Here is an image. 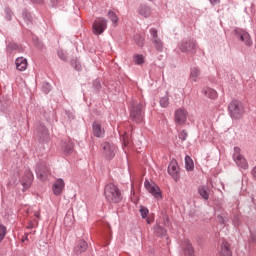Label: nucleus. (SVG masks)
I'll return each mask as SVG.
<instances>
[{
	"label": "nucleus",
	"mask_w": 256,
	"mask_h": 256,
	"mask_svg": "<svg viewBox=\"0 0 256 256\" xmlns=\"http://www.w3.org/2000/svg\"><path fill=\"white\" fill-rule=\"evenodd\" d=\"M130 119L133 123H143L145 119V106L138 101L133 100L130 103Z\"/></svg>",
	"instance_id": "f257e3e1"
},
{
	"label": "nucleus",
	"mask_w": 256,
	"mask_h": 256,
	"mask_svg": "<svg viewBox=\"0 0 256 256\" xmlns=\"http://www.w3.org/2000/svg\"><path fill=\"white\" fill-rule=\"evenodd\" d=\"M104 195L108 203H121L123 200V195H121V190L115 184H107L104 188Z\"/></svg>",
	"instance_id": "f03ea898"
},
{
	"label": "nucleus",
	"mask_w": 256,
	"mask_h": 256,
	"mask_svg": "<svg viewBox=\"0 0 256 256\" xmlns=\"http://www.w3.org/2000/svg\"><path fill=\"white\" fill-rule=\"evenodd\" d=\"M228 111L232 119H241L245 115V106L242 101L232 100L228 105Z\"/></svg>",
	"instance_id": "7ed1b4c3"
},
{
	"label": "nucleus",
	"mask_w": 256,
	"mask_h": 256,
	"mask_svg": "<svg viewBox=\"0 0 256 256\" xmlns=\"http://www.w3.org/2000/svg\"><path fill=\"white\" fill-rule=\"evenodd\" d=\"M178 48L182 53H191V55H195L197 53V40L193 38L184 39L178 44Z\"/></svg>",
	"instance_id": "20e7f679"
},
{
	"label": "nucleus",
	"mask_w": 256,
	"mask_h": 256,
	"mask_svg": "<svg viewBox=\"0 0 256 256\" xmlns=\"http://www.w3.org/2000/svg\"><path fill=\"white\" fill-rule=\"evenodd\" d=\"M233 161L236 163L239 169H249V163L247 159L241 154V148L234 147Z\"/></svg>",
	"instance_id": "39448f33"
},
{
	"label": "nucleus",
	"mask_w": 256,
	"mask_h": 256,
	"mask_svg": "<svg viewBox=\"0 0 256 256\" xmlns=\"http://www.w3.org/2000/svg\"><path fill=\"white\" fill-rule=\"evenodd\" d=\"M234 33L237 37V39H240V41H242V43H244L246 45V47H252L253 46V40L251 39V35H249V32L240 29V28H236L234 30Z\"/></svg>",
	"instance_id": "423d86ee"
},
{
	"label": "nucleus",
	"mask_w": 256,
	"mask_h": 256,
	"mask_svg": "<svg viewBox=\"0 0 256 256\" xmlns=\"http://www.w3.org/2000/svg\"><path fill=\"white\" fill-rule=\"evenodd\" d=\"M149 32H150L151 41H152L156 51H159V53L163 52V49H164L163 40H161V38H159L157 29L151 28L149 30Z\"/></svg>",
	"instance_id": "0eeeda50"
},
{
	"label": "nucleus",
	"mask_w": 256,
	"mask_h": 256,
	"mask_svg": "<svg viewBox=\"0 0 256 256\" xmlns=\"http://www.w3.org/2000/svg\"><path fill=\"white\" fill-rule=\"evenodd\" d=\"M107 29V19L97 18L93 24V33L94 35H101Z\"/></svg>",
	"instance_id": "6e6552de"
},
{
	"label": "nucleus",
	"mask_w": 256,
	"mask_h": 256,
	"mask_svg": "<svg viewBox=\"0 0 256 256\" xmlns=\"http://www.w3.org/2000/svg\"><path fill=\"white\" fill-rule=\"evenodd\" d=\"M51 174V170L47 167V164L41 163L36 166V175L40 181H45Z\"/></svg>",
	"instance_id": "1a4fd4ad"
},
{
	"label": "nucleus",
	"mask_w": 256,
	"mask_h": 256,
	"mask_svg": "<svg viewBox=\"0 0 256 256\" xmlns=\"http://www.w3.org/2000/svg\"><path fill=\"white\" fill-rule=\"evenodd\" d=\"M102 151L106 159H113V157H115V152L117 151V147L113 143L104 142L102 144Z\"/></svg>",
	"instance_id": "9d476101"
},
{
	"label": "nucleus",
	"mask_w": 256,
	"mask_h": 256,
	"mask_svg": "<svg viewBox=\"0 0 256 256\" xmlns=\"http://www.w3.org/2000/svg\"><path fill=\"white\" fill-rule=\"evenodd\" d=\"M144 187H145V189L148 190V192L151 193V195H153V197H155V199L162 198L161 190L159 189V186H157V184H152L149 182V180H146L144 182Z\"/></svg>",
	"instance_id": "9b49d317"
},
{
	"label": "nucleus",
	"mask_w": 256,
	"mask_h": 256,
	"mask_svg": "<svg viewBox=\"0 0 256 256\" xmlns=\"http://www.w3.org/2000/svg\"><path fill=\"white\" fill-rule=\"evenodd\" d=\"M168 174L172 176L174 181H179V164L173 159L168 165Z\"/></svg>",
	"instance_id": "f8f14e48"
},
{
	"label": "nucleus",
	"mask_w": 256,
	"mask_h": 256,
	"mask_svg": "<svg viewBox=\"0 0 256 256\" xmlns=\"http://www.w3.org/2000/svg\"><path fill=\"white\" fill-rule=\"evenodd\" d=\"M36 137L39 141H49V130L43 125H39L36 129Z\"/></svg>",
	"instance_id": "ddd939ff"
},
{
	"label": "nucleus",
	"mask_w": 256,
	"mask_h": 256,
	"mask_svg": "<svg viewBox=\"0 0 256 256\" xmlns=\"http://www.w3.org/2000/svg\"><path fill=\"white\" fill-rule=\"evenodd\" d=\"M31 183H33V172H31V170H26L25 175L21 180L23 191L29 189V187H31Z\"/></svg>",
	"instance_id": "4468645a"
},
{
	"label": "nucleus",
	"mask_w": 256,
	"mask_h": 256,
	"mask_svg": "<svg viewBox=\"0 0 256 256\" xmlns=\"http://www.w3.org/2000/svg\"><path fill=\"white\" fill-rule=\"evenodd\" d=\"M92 131L94 137H98L99 139L103 138L105 136V129L101 126V122L94 121L92 124Z\"/></svg>",
	"instance_id": "2eb2a0df"
},
{
	"label": "nucleus",
	"mask_w": 256,
	"mask_h": 256,
	"mask_svg": "<svg viewBox=\"0 0 256 256\" xmlns=\"http://www.w3.org/2000/svg\"><path fill=\"white\" fill-rule=\"evenodd\" d=\"M187 121V111L178 109L175 111V123L176 125H183Z\"/></svg>",
	"instance_id": "dca6fc26"
},
{
	"label": "nucleus",
	"mask_w": 256,
	"mask_h": 256,
	"mask_svg": "<svg viewBox=\"0 0 256 256\" xmlns=\"http://www.w3.org/2000/svg\"><path fill=\"white\" fill-rule=\"evenodd\" d=\"M63 189H65V181L63 179L59 178L53 185L52 191L54 195H60L63 193Z\"/></svg>",
	"instance_id": "f3484780"
},
{
	"label": "nucleus",
	"mask_w": 256,
	"mask_h": 256,
	"mask_svg": "<svg viewBox=\"0 0 256 256\" xmlns=\"http://www.w3.org/2000/svg\"><path fill=\"white\" fill-rule=\"evenodd\" d=\"M21 51H23V47L15 42H9L6 45V53H9V55L15 52L21 53Z\"/></svg>",
	"instance_id": "a211bd4d"
},
{
	"label": "nucleus",
	"mask_w": 256,
	"mask_h": 256,
	"mask_svg": "<svg viewBox=\"0 0 256 256\" xmlns=\"http://www.w3.org/2000/svg\"><path fill=\"white\" fill-rule=\"evenodd\" d=\"M16 69L18 71H27L28 62L25 57H18L15 60Z\"/></svg>",
	"instance_id": "6ab92c4d"
},
{
	"label": "nucleus",
	"mask_w": 256,
	"mask_h": 256,
	"mask_svg": "<svg viewBox=\"0 0 256 256\" xmlns=\"http://www.w3.org/2000/svg\"><path fill=\"white\" fill-rule=\"evenodd\" d=\"M85 251H87V243L85 240H79L74 247V253H76V255H81V253H85Z\"/></svg>",
	"instance_id": "aec40b11"
},
{
	"label": "nucleus",
	"mask_w": 256,
	"mask_h": 256,
	"mask_svg": "<svg viewBox=\"0 0 256 256\" xmlns=\"http://www.w3.org/2000/svg\"><path fill=\"white\" fill-rule=\"evenodd\" d=\"M138 13L141 17H150L151 16V7L142 4L138 7Z\"/></svg>",
	"instance_id": "412c9836"
},
{
	"label": "nucleus",
	"mask_w": 256,
	"mask_h": 256,
	"mask_svg": "<svg viewBox=\"0 0 256 256\" xmlns=\"http://www.w3.org/2000/svg\"><path fill=\"white\" fill-rule=\"evenodd\" d=\"M199 75H201V70H199L198 67H192L190 69V80L193 83H197V80L199 79Z\"/></svg>",
	"instance_id": "4be33fe9"
},
{
	"label": "nucleus",
	"mask_w": 256,
	"mask_h": 256,
	"mask_svg": "<svg viewBox=\"0 0 256 256\" xmlns=\"http://www.w3.org/2000/svg\"><path fill=\"white\" fill-rule=\"evenodd\" d=\"M198 193L200 195V197H202V199H205V201H207V199H209V187L202 185L198 187Z\"/></svg>",
	"instance_id": "5701e85b"
},
{
	"label": "nucleus",
	"mask_w": 256,
	"mask_h": 256,
	"mask_svg": "<svg viewBox=\"0 0 256 256\" xmlns=\"http://www.w3.org/2000/svg\"><path fill=\"white\" fill-rule=\"evenodd\" d=\"M62 149L64 151V153H66V155H71V153H73V142L72 141H68V142H64L62 144Z\"/></svg>",
	"instance_id": "b1692460"
},
{
	"label": "nucleus",
	"mask_w": 256,
	"mask_h": 256,
	"mask_svg": "<svg viewBox=\"0 0 256 256\" xmlns=\"http://www.w3.org/2000/svg\"><path fill=\"white\" fill-rule=\"evenodd\" d=\"M202 93L205 94L206 97H208V99H217V91L215 89L212 88H205Z\"/></svg>",
	"instance_id": "393cba45"
},
{
	"label": "nucleus",
	"mask_w": 256,
	"mask_h": 256,
	"mask_svg": "<svg viewBox=\"0 0 256 256\" xmlns=\"http://www.w3.org/2000/svg\"><path fill=\"white\" fill-rule=\"evenodd\" d=\"M221 256H231V249H229V243L223 242L221 245V251H220Z\"/></svg>",
	"instance_id": "a878e982"
},
{
	"label": "nucleus",
	"mask_w": 256,
	"mask_h": 256,
	"mask_svg": "<svg viewBox=\"0 0 256 256\" xmlns=\"http://www.w3.org/2000/svg\"><path fill=\"white\" fill-rule=\"evenodd\" d=\"M154 231L158 237H167V230L160 225L154 226Z\"/></svg>",
	"instance_id": "bb28decb"
},
{
	"label": "nucleus",
	"mask_w": 256,
	"mask_h": 256,
	"mask_svg": "<svg viewBox=\"0 0 256 256\" xmlns=\"http://www.w3.org/2000/svg\"><path fill=\"white\" fill-rule=\"evenodd\" d=\"M195 168V164L193 163V159L189 156H185V169L186 171H193Z\"/></svg>",
	"instance_id": "cd10ccee"
},
{
	"label": "nucleus",
	"mask_w": 256,
	"mask_h": 256,
	"mask_svg": "<svg viewBox=\"0 0 256 256\" xmlns=\"http://www.w3.org/2000/svg\"><path fill=\"white\" fill-rule=\"evenodd\" d=\"M108 19L112 21L114 27H117V23L119 21V17H117V14H115V12L109 10L108 11Z\"/></svg>",
	"instance_id": "c85d7f7f"
},
{
	"label": "nucleus",
	"mask_w": 256,
	"mask_h": 256,
	"mask_svg": "<svg viewBox=\"0 0 256 256\" xmlns=\"http://www.w3.org/2000/svg\"><path fill=\"white\" fill-rule=\"evenodd\" d=\"M73 223H74L73 215L66 214V216L64 217V225L66 227H73Z\"/></svg>",
	"instance_id": "c756f323"
},
{
	"label": "nucleus",
	"mask_w": 256,
	"mask_h": 256,
	"mask_svg": "<svg viewBox=\"0 0 256 256\" xmlns=\"http://www.w3.org/2000/svg\"><path fill=\"white\" fill-rule=\"evenodd\" d=\"M135 65H143L145 63V57L141 54H136L133 57Z\"/></svg>",
	"instance_id": "7c9ffc66"
},
{
	"label": "nucleus",
	"mask_w": 256,
	"mask_h": 256,
	"mask_svg": "<svg viewBox=\"0 0 256 256\" xmlns=\"http://www.w3.org/2000/svg\"><path fill=\"white\" fill-rule=\"evenodd\" d=\"M184 253L187 256H193V253H195V250H193V246L191 245L190 241L186 242V247L184 249Z\"/></svg>",
	"instance_id": "2f4dec72"
},
{
	"label": "nucleus",
	"mask_w": 256,
	"mask_h": 256,
	"mask_svg": "<svg viewBox=\"0 0 256 256\" xmlns=\"http://www.w3.org/2000/svg\"><path fill=\"white\" fill-rule=\"evenodd\" d=\"M134 41L137 44L138 47H143V45H145V38L139 34H137L134 37Z\"/></svg>",
	"instance_id": "473e14b6"
},
{
	"label": "nucleus",
	"mask_w": 256,
	"mask_h": 256,
	"mask_svg": "<svg viewBox=\"0 0 256 256\" xmlns=\"http://www.w3.org/2000/svg\"><path fill=\"white\" fill-rule=\"evenodd\" d=\"M140 214L142 219H146L147 223H149V219H147V215H149V209L147 207L141 206Z\"/></svg>",
	"instance_id": "72a5a7b5"
},
{
	"label": "nucleus",
	"mask_w": 256,
	"mask_h": 256,
	"mask_svg": "<svg viewBox=\"0 0 256 256\" xmlns=\"http://www.w3.org/2000/svg\"><path fill=\"white\" fill-rule=\"evenodd\" d=\"M160 107H163L164 109L169 107V96L160 98Z\"/></svg>",
	"instance_id": "f704fd0d"
},
{
	"label": "nucleus",
	"mask_w": 256,
	"mask_h": 256,
	"mask_svg": "<svg viewBox=\"0 0 256 256\" xmlns=\"http://www.w3.org/2000/svg\"><path fill=\"white\" fill-rule=\"evenodd\" d=\"M5 235H7V227L0 225V243L5 239Z\"/></svg>",
	"instance_id": "c9c22d12"
},
{
	"label": "nucleus",
	"mask_w": 256,
	"mask_h": 256,
	"mask_svg": "<svg viewBox=\"0 0 256 256\" xmlns=\"http://www.w3.org/2000/svg\"><path fill=\"white\" fill-rule=\"evenodd\" d=\"M42 91L47 95V93L51 91V84H49L48 82H44L42 84Z\"/></svg>",
	"instance_id": "e433bc0d"
},
{
	"label": "nucleus",
	"mask_w": 256,
	"mask_h": 256,
	"mask_svg": "<svg viewBox=\"0 0 256 256\" xmlns=\"http://www.w3.org/2000/svg\"><path fill=\"white\" fill-rule=\"evenodd\" d=\"M71 65L74 67V69H76V71H81V62L72 60Z\"/></svg>",
	"instance_id": "4c0bfd02"
},
{
	"label": "nucleus",
	"mask_w": 256,
	"mask_h": 256,
	"mask_svg": "<svg viewBox=\"0 0 256 256\" xmlns=\"http://www.w3.org/2000/svg\"><path fill=\"white\" fill-rule=\"evenodd\" d=\"M5 17H6L7 21H11V19L13 17V12L11 11L10 8L5 9Z\"/></svg>",
	"instance_id": "58836bf2"
},
{
	"label": "nucleus",
	"mask_w": 256,
	"mask_h": 256,
	"mask_svg": "<svg viewBox=\"0 0 256 256\" xmlns=\"http://www.w3.org/2000/svg\"><path fill=\"white\" fill-rule=\"evenodd\" d=\"M22 17H23L24 21H26V23H31V14L24 11L22 13Z\"/></svg>",
	"instance_id": "ea45409f"
},
{
	"label": "nucleus",
	"mask_w": 256,
	"mask_h": 256,
	"mask_svg": "<svg viewBox=\"0 0 256 256\" xmlns=\"http://www.w3.org/2000/svg\"><path fill=\"white\" fill-rule=\"evenodd\" d=\"M187 131L186 130H182L179 134V139H181V141H187Z\"/></svg>",
	"instance_id": "a19ab883"
},
{
	"label": "nucleus",
	"mask_w": 256,
	"mask_h": 256,
	"mask_svg": "<svg viewBox=\"0 0 256 256\" xmlns=\"http://www.w3.org/2000/svg\"><path fill=\"white\" fill-rule=\"evenodd\" d=\"M93 88H94L95 91H99V89H101V81L94 80L93 81Z\"/></svg>",
	"instance_id": "79ce46f5"
},
{
	"label": "nucleus",
	"mask_w": 256,
	"mask_h": 256,
	"mask_svg": "<svg viewBox=\"0 0 256 256\" xmlns=\"http://www.w3.org/2000/svg\"><path fill=\"white\" fill-rule=\"evenodd\" d=\"M58 57L62 61H67V56H65V53H63V51H58Z\"/></svg>",
	"instance_id": "37998d69"
},
{
	"label": "nucleus",
	"mask_w": 256,
	"mask_h": 256,
	"mask_svg": "<svg viewBox=\"0 0 256 256\" xmlns=\"http://www.w3.org/2000/svg\"><path fill=\"white\" fill-rule=\"evenodd\" d=\"M218 221L219 223H221L222 225H225V218L222 215H218Z\"/></svg>",
	"instance_id": "c03bdc74"
},
{
	"label": "nucleus",
	"mask_w": 256,
	"mask_h": 256,
	"mask_svg": "<svg viewBox=\"0 0 256 256\" xmlns=\"http://www.w3.org/2000/svg\"><path fill=\"white\" fill-rule=\"evenodd\" d=\"M31 3H34L36 5H41L43 3V0H30Z\"/></svg>",
	"instance_id": "a18cd8bd"
},
{
	"label": "nucleus",
	"mask_w": 256,
	"mask_h": 256,
	"mask_svg": "<svg viewBox=\"0 0 256 256\" xmlns=\"http://www.w3.org/2000/svg\"><path fill=\"white\" fill-rule=\"evenodd\" d=\"M211 5H217L218 3H221V0H209Z\"/></svg>",
	"instance_id": "49530a36"
},
{
	"label": "nucleus",
	"mask_w": 256,
	"mask_h": 256,
	"mask_svg": "<svg viewBox=\"0 0 256 256\" xmlns=\"http://www.w3.org/2000/svg\"><path fill=\"white\" fill-rule=\"evenodd\" d=\"M234 225H239V217L235 216L233 219Z\"/></svg>",
	"instance_id": "de8ad7c7"
},
{
	"label": "nucleus",
	"mask_w": 256,
	"mask_h": 256,
	"mask_svg": "<svg viewBox=\"0 0 256 256\" xmlns=\"http://www.w3.org/2000/svg\"><path fill=\"white\" fill-rule=\"evenodd\" d=\"M34 217H36L37 219H41V213L35 212Z\"/></svg>",
	"instance_id": "09e8293b"
},
{
	"label": "nucleus",
	"mask_w": 256,
	"mask_h": 256,
	"mask_svg": "<svg viewBox=\"0 0 256 256\" xmlns=\"http://www.w3.org/2000/svg\"><path fill=\"white\" fill-rule=\"evenodd\" d=\"M252 175L256 179V166L252 170Z\"/></svg>",
	"instance_id": "8fccbe9b"
},
{
	"label": "nucleus",
	"mask_w": 256,
	"mask_h": 256,
	"mask_svg": "<svg viewBox=\"0 0 256 256\" xmlns=\"http://www.w3.org/2000/svg\"><path fill=\"white\" fill-rule=\"evenodd\" d=\"M52 6L57 7V0H51Z\"/></svg>",
	"instance_id": "3c124183"
},
{
	"label": "nucleus",
	"mask_w": 256,
	"mask_h": 256,
	"mask_svg": "<svg viewBox=\"0 0 256 256\" xmlns=\"http://www.w3.org/2000/svg\"><path fill=\"white\" fill-rule=\"evenodd\" d=\"M149 1H153V0H149Z\"/></svg>",
	"instance_id": "603ef678"
}]
</instances>
